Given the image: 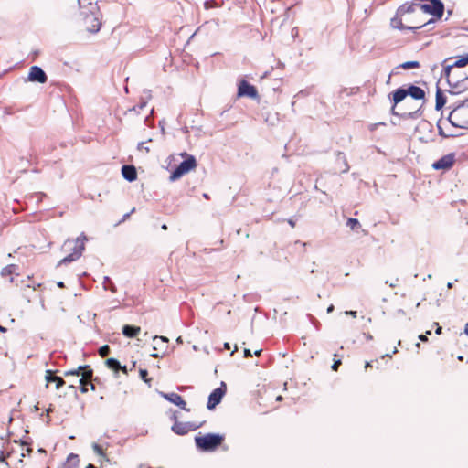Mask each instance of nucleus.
I'll return each instance as SVG.
<instances>
[{
  "label": "nucleus",
  "mask_w": 468,
  "mask_h": 468,
  "mask_svg": "<svg viewBox=\"0 0 468 468\" xmlns=\"http://www.w3.org/2000/svg\"><path fill=\"white\" fill-rule=\"evenodd\" d=\"M182 157H186L182 163L177 165L175 170L171 173L169 179L170 181H176L186 175L192 170H195L197 164V160L193 155H189L186 153L180 154Z\"/></svg>",
  "instance_id": "8"
},
{
  "label": "nucleus",
  "mask_w": 468,
  "mask_h": 468,
  "mask_svg": "<svg viewBox=\"0 0 468 468\" xmlns=\"http://www.w3.org/2000/svg\"><path fill=\"white\" fill-rule=\"evenodd\" d=\"M135 211V208L133 207L130 212L128 213H125L122 218L117 221L114 226H118L120 225L121 223L124 222L125 220H127L129 218V217Z\"/></svg>",
  "instance_id": "32"
},
{
  "label": "nucleus",
  "mask_w": 468,
  "mask_h": 468,
  "mask_svg": "<svg viewBox=\"0 0 468 468\" xmlns=\"http://www.w3.org/2000/svg\"><path fill=\"white\" fill-rule=\"evenodd\" d=\"M408 95L415 100H423L425 98V91L423 89L410 85L408 89L399 88L392 92V111H394L397 104L401 102Z\"/></svg>",
  "instance_id": "6"
},
{
  "label": "nucleus",
  "mask_w": 468,
  "mask_h": 468,
  "mask_svg": "<svg viewBox=\"0 0 468 468\" xmlns=\"http://www.w3.org/2000/svg\"><path fill=\"white\" fill-rule=\"evenodd\" d=\"M224 347H225V349H228V350H229V349H230V346H229V343H225V344H224Z\"/></svg>",
  "instance_id": "49"
},
{
  "label": "nucleus",
  "mask_w": 468,
  "mask_h": 468,
  "mask_svg": "<svg viewBox=\"0 0 468 468\" xmlns=\"http://www.w3.org/2000/svg\"><path fill=\"white\" fill-rule=\"evenodd\" d=\"M139 375L142 380L150 385L152 378H148V371L146 369L141 368Z\"/></svg>",
  "instance_id": "28"
},
{
  "label": "nucleus",
  "mask_w": 468,
  "mask_h": 468,
  "mask_svg": "<svg viewBox=\"0 0 468 468\" xmlns=\"http://www.w3.org/2000/svg\"><path fill=\"white\" fill-rule=\"evenodd\" d=\"M161 228H162V229H165V230H166V229H167V226H166V224H163Z\"/></svg>",
  "instance_id": "54"
},
{
  "label": "nucleus",
  "mask_w": 468,
  "mask_h": 468,
  "mask_svg": "<svg viewBox=\"0 0 468 468\" xmlns=\"http://www.w3.org/2000/svg\"><path fill=\"white\" fill-rule=\"evenodd\" d=\"M390 24H391V27L396 29H399V30L408 29L406 16L400 15L399 7L397 10L395 17H393L391 19Z\"/></svg>",
  "instance_id": "16"
},
{
  "label": "nucleus",
  "mask_w": 468,
  "mask_h": 468,
  "mask_svg": "<svg viewBox=\"0 0 468 468\" xmlns=\"http://www.w3.org/2000/svg\"><path fill=\"white\" fill-rule=\"evenodd\" d=\"M295 245H300L302 246L303 248H304L306 246V243L305 242H301V241H296L295 242Z\"/></svg>",
  "instance_id": "43"
},
{
  "label": "nucleus",
  "mask_w": 468,
  "mask_h": 468,
  "mask_svg": "<svg viewBox=\"0 0 468 468\" xmlns=\"http://www.w3.org/2000/svg\"><path fill=\"white\" fill-rule=\"evenodd\" d=\"M452 286H453V283H452V282H448V283H447V288H448V289H452Z\"/></svg>",
  "instance_id": "50"
},
{
  "label": "nucleus",
  "mask_w": 468,
  "mask_h": 468,
  "mask_svg": "<svg viewBox=\"0 0 468 468\" xmlns=\"http://www.w3.org/2000/svg\"><path fill=\"white\" fill-rule=\"evenodd\" d=\"M160 394L167 401L178 406L180 409H182L186 411H190V410L188 408H186V402L183 399V398L179 394H177L176 392H170V393L161 392Z\"/></svg>",
  "instance_id": "14"
},
{
  "label": "nucleus",
  "mask_w": 468,
  "mask_h": 468,
  "mask_svg": "<svg viewBox=\"0 0 468 468\" xmlns=\"http://www.w3.org/2000/svg\"><path fill=\"white\" fill-rule=\"evenodd\" d=\"M106 366L108 368L115 371V372H118L120 371V368H121V363L116 359V358H108L105 362Z\"/></svg>",
  "instance_id": "23"
},
{
  "label": "nucleus",
  "mask_w": 468,
  "mask_h": 468,
  "mask_svg": "<svg viewBox=\"0 0 468 468\" xmlns=\"http://www.w3.org/2000/svg\"><path fill=\"white\" fill-rule=\"evenodd\" d=\"M1 332H6V328L2 326V325H0V333Z\"/></svg>",
  "instance_id": "51"
},
{
  "label": "nucleus",
  "mask_w": 468,
  "mask_h": 468,
  "mask_svg": "<svg viewBox=\"0 0 468 468\" xmlns=\"http://www.w3.org/2000/svg\"><path fill=\"white\" fill-rule=\"evenodd\" d=\"M80 367H82L80 370V374L82 375L81 378H83L84 380L90 381L93 377V370L88 365L80 366Z\"/></svg>",
  "instance_id": "22"
},
{
  "label": "nucleus",
  "mask_w": 468,
  "mask_h": 468,
  "mask_svg": "<svg viewBox=\"0 0 468 468\" xmlns=\"http://www.w3.org/2000/svg\"><path fill=\"white\" fill-rule=\"evenodd\" d=\"M464 333L468 335V323L465 324Z\"/></svg>",
  "instance_id": "52"
},
{
  "label": "nucleus",
  "mask_w": 468,
  "mask_h": 468,
  "mask_svg": "<svg viewBox=\"0 0 468 468\" xmlns=\"http://www.w3.org/2000/svg\"><path fill=\"white\" fill-rule=\"evenodd\" d=\"M79 463H80L79 455L75 454V453H70L68 456V458L64 463V468H77L79 465Z\"/></svg>",
  "instance_id": "20"
},
{
  "label": "nucleus",
  "mask_w": 468,
  "mask_h": 468,
  "mask_svg": "<svg viewBox=\"0 0 468 468\" xmlns=\"http://www.w3.org/2000/svg\"><path fill=\"white\" fill-rule=\"evenodd\" d=\"M120 370H122L123 373L127 374L128 373V370H127V367L126 366H122L121 365V368Z\"/></svg>",
  "instance_id": "42"
},
{
  "label": "nucleus",
  "mask_w": 468,
  "mask_h": 468,
  "mask_svg": "<svg viewBox=\"0 0 468 468\" xmlns=\"http://www.w3.org/2000/svg\"><path fill=\"white\" fill-rule=\"evenodd\" d=\"M7 208H10L11 211L14 213V214H16L19 212V209H17L16 207H7Z\"/></svg>",
  "instance_id": "40"
},
{
  "label": "nucleus",
  "mask_w": 468,
  "mask_h": 468,
  "mask_svg": "<svg viewBox=\"0 0 468 468\" xmlns=\"http://www.w3.org/2000/svg\"><path fill=\"white\" fill-rule=\"evenodd\" d=\"M122 174L123 177L130 182L134 181L137 177V172L133 165H123L122 167Z\"/></svg>",
  "instance_id": "17"
},
{
  "label": "nucleus",
  "mask_w": 468,
  "mask_h": 468,
  "mask_svg": "<svg viewBox=\"0 0 468 468\" xmlns=\"http://www.w3.org/2000/svg\"><path fill=\"white\" fill-rule=\"evenodd\" d=\"M205 423V421H202L200 423L196 422H181V421H176L171 427V430L174 433L183 436L187 434L189 431H196L202 427V425Z\"/></svg>",
  "instance_id": "9"
},
{
  "label": "nucleus",
  "mask_w": 468,
  "mask_h": 468,
  "mask_svg": "<svg viewBox=\"0 0 468 468\" xmlns=\"http://www.w3.org/2000/svg\"><path fill=\"white\" fill-rule=\"evenodd\" d=\"M399 314H404V311L400 309V310H399Z\"/></svg>",
  "instance_id": "59"
},
{
  "label": "nucleus",
  "mask_w": 468,
  "mask_h": 468,
  "mask_svg": "<svg viewBox=\"0 0 468 468\" xmlns=\"http://www.w3.org/2000/svg\"><path fill=\"white\" fill-rule=\"evenodd\" d=\"M348 314L354 316V317H356V311H349L347 312Z\"/></svg>",
  "instance_id": "44"
},
{
  "label": "nucleus",
  "mask_w": 468,
  "mask_h": 468,
  "mask_svg": "<svg viewBox=\"0 0 468 468\" xmlns=\"http://www.w3.org/2000/svg\"><path fill=\"white\" fill-rule=\"evenodd\" d=\"M456 157L454 153H450L446 155H443L438 161L434 162L431 165V167L434 170H450L453 165L455 164Z\"/></svg>",
  "instance_id": "11"
},
{
  "label": "nucleus",
  "mask_w": 468,
  "mask_h": 468,
  "mask_svg": "<svg viewBox=\"0 0 468 468\" xmlns=\"http://www.w3.org/2000/svg\"><path fill=\"white\" fill-rule=\"evenodd\" d=\"M87 240V237L84 233H81L80 237L76 239H68L63 244V249L65 250H69L70 253L64 257L58 262V266L63 264L70 263L74 261H77L81 257L83 250H85V241Z\"/></svg>",
  "instance_id": "3"
},
{
  "label": "nucleus",
  "mask_w": 468,
  "mask_h": 468,
  "mask_svg": "<svg viewBox=\"0 0 468 468\" xmlns=\"http://www.w3.org/2000/svg\"><path fill=\"white\" fill-rule=\"evenodd\" d=\"M420 67V64L419 61H407L402 64H400L399 68L403 69H419Z\"/></svg>",
  "instance_id": "26"
},
{
  "label": "nucleus",
  "mask_w": 468,
  "mask_h": 468,
  "mask_svg": "<svg viewBox=\"0 0 468 468\" xmlns=\"http://www.w3.org/2000/svg\"><path fill=\"white\" fill-rule=\"evenodd\" d=\"M51 411V409L47 410V413L48 414Z\"/></svg>",
  "instance_id": "60"
},
{
  "label": "nucleus",
  "mask_w": 468,
  "mask_h": 468,
  "mask_svg": "<svg viewBox=\"0 0 468 468\" xmlns=\"http://www.w3.org/2000/svg\"><path fill=\"white\" fill-rule=\"evenodd\" d=\"M431 331H427V332H426V335H420L419 336V339H420V341H422V342H425V341H427V340H428L427 335H431Z\"/></svg>",
  "instance_id": "36"
},
{
  "label": "nucleus",
  "mask_w": 468,
  "mask_h": 468,
  "mask_svg": "<svg viewBox=\"0 0 468 468\" xmlns=\"http://www.w3.org/2000/svg\"><path fill=\"white\" fill-rule=\"evenodd\" d=\"M141 328L139 326L125 324L122 327V334L129 338H133L139 335Z\"/></svg>",
  "instance_id": "19"
},
{
  "label": "nucleus",
  "mask_w": 468,
  "mask_h": 468,
  "mask_svg": "<svg viewBox=\"0 0 468 468\" xmlns=\"http://www.w3.org/2000/svg\"><path fill=\"white\" fill-rule=\"evenodd\" d=\"M90 388H91V389H92V390H95V386H94V384L90 383Z\"/></svg>",
  "instance_id": "58"
},
{
  "label": "nucleus",
  "mask_w": 468,
  "mask_h": 468,
  "mask_svg": "<svg viewBox=\"0 0 468 468\" xmlns=\"http://www.w3.org/2000/svg\"><path fill=\"white\" fill-rule=\"evenodd\" d=\"M287 221L291 227H295V221L292 218H289Z\"/></svg>",
  "instance_id": "41"
},
{
  "label": "nucleus",
  "mask_w": 468,
  "mask_h": 468,
  "mask_svg": "<svg viewBox=\"0 0 468 468\" xmlns=\"http://www.w3.org/2000/svg\"><path fill=\"white\" fill-rule=\"evenodd\" d=\"M171 420L174 421V423H176V421H179L178 419H177V412L175 411L173 413V415L171 416Z\"/></svg>",
  "instance_id": "39"
},
{
  "label": "nucleus",
  "mask_w": 468,
  "mask_h": 468,
  "mask_svg": "<svg viewBox=\"0 0 468 468\" xmlns=\"http://www.w3.org/2000/svg\"><path fill=\"white\" fill-rule=\"evenodd\" d=\"M338 159L339 160H342L343 163H344V168H343V172H347L348 169H349V165L347 164V161H346V158L345 157V155L341 153L338 154Z\"/></svg>",
  "instance_id": "33"
},
{
  "label": "nucleus",
  "mask_w": 468,
  "mask_h": 468,
  "mask_svg": "<svg viewBox=\"0 0 468 468\" xmlns=\"http://www.w3.org/2000/svg\"><path fill=\"white\" fill-rule=\"evenodd\" d=\"M224 441V436L218 433H207L204 436H196L195 442L197 449L202 452H213Z\"/></svg>",
  "instance_id": "5"
},
{
  "label": "nucleus",
  "mask_w": 468,
  "mask_h": 468,
  "mask_svg": "<svg viewBox=\"0 0 468 468\" xmlns=\"http://www.w3.org/2000/svg\"><path fill=\"white\" fill-rule=\"evenodd\" d=\"M261 351H262L261 349H260V350H256L254 354H255L256 356H260V354L261 353Z\"/></svg>",
  "instance_id": "53"
},
{
  "label": "nucleus",
  "mask_w": 468,
  "mask_h": 468,
  "mask_svg": "<svg viewBox=\"0 0 468 468\" xmlns=\"http://www.w3.org/2000/svg\"><path fill=\"white\" fill-rule=\"evenodd\" d=\"M46 380L48 383L56 382V389H59L65 385V381L61 377L55 376L51 370H47Z\"/></svg>",
  "instance_id": "18"
},
{
  "label": "nucleus",
  "mask_w": 468,
  "mask_h": 468,
  "mask_svg": "<svg viewBox=\"0 0 468 468\" xmlns=\"http://www.w3.org/2000/svg\"><path fill=\"white\" fill-rule=\"evenodd\" d=\"M226 390H227L226 384L224 382H221L220 387L215 388L208 396L207 408L208 410L215 409L216 406L221 402L222 398L226 393Z\"/></svg>",
  "instance_id": "10"
},
{
  "label": "nucleus",
  "mask_w": 468,
  "mask_h": 468,
  "mask_svg": "<svg viewBox=\"0 0 468 468\" xmlns=\"http://www.w3.org/2000/svg\"><path fill=\"white\" fill-rule=\"evenodd\" d=\"M28 80L33 82L46 83L48 77L44 70L38 66H32L29 69Z\"/></svg>",
  "instance_id": "15"
},
{
  "label": "nucleus",
  "mask_w": 468,
  "mask_h": 468,
  "mask_svg": "<svg viewBox=\"0 0 468 468\" xmlns=\"http://www.w3.org/2000/svg\"><path fill=\"white\" fill-rule=\"evenodd\" d=\"M448 120L454 127L468 130V100L455 107Z\"/></svg>",
  "instance_id": "7"
},
{
  "label": "nucleus",
  "mask_w": 468,
  "mask_h": 468,
  "mask_svg": "<svg viewBox=\"0 0 468 468\" xmlns=\"http://www.w3.org/2000/svg\"><path fill=\"white\" fill-rule=\"evenodd\" d=\"M110 346L108 345H104L99 348L98 352L101 357H105L110 354Z\"/></svg>",
  "instance_id": "30"
},
{
  "label": "nucleus",
  "mask_w": 468,
  "mask_h": 468,
  "mask_svg": "<svg viewBox=\"0 0 468 468\" xmlns=\"http://www.w3.org/2000/svg\"><path fill=\"white\" fill-rule=\"evenodd\" d=\"M435 333H436L437 335H440V334L441 333V327L438 325V327H437V329H436Z\"/></svg>",
  "instance_id": "47"
},
{
  "label": "nucleus",
  "mask_w": 468,
  "mask_h": 468,
  "mask_svg": "<svg viewBox=\"0 0 468 468\" xmlns=\"http://www.w3.org/2000/svg\"><path fill=\"white\" fill-rule=\"evenodd\" d=\"M157 339H159V340H161L162 342H165V343L168 342V339H167V337H165V336H157V335H155V336L154 337V341H155V340H157Z\"/></svg>",
  "instance_id": "37"
},
{
  "label": "nucleus",
  "mask_w": 468,
  "mask_h": 468,
  "mask_svg": "<svg viewBox=\"0 0 468 468\" xmlns=\"http://www.w3.org/2000/svg\"><path fill=\"white\" fill-rule=\"evenodd\" d=\"M416 6L417 4L415 3H405L399 6L400 15L406 16V22L409 30L414 31L435 21L434 18L423 17V15H417V13L413 11V9L415 10Z\"/></svg>",
  "instance_id": "2"
},
{
  "label": "nucleus",
  "mask_w": 468,
  "mask_h": 468,
  "mask_svg": "<svg viewBox=\"0 0 468 468\" xmlns=\"http://www.w3.org/2000/svg\"><path fill=\"white\" fill-rule=\"evenodd\" d=\"M415 13L423 15V17L439 19L444 12L443 4L440 0H428L426 3H416Z\"/></svg>",
  "instance_id": "4"
},
{
  "label": "nucleus",
  "mask_w": 468,
  "mask_h": 468,
  "mask_svg": "<svg viewBox=\"0 0 468 468\" xmlns=\"http://www.w3.org/2000/svg\"><path fill=\"white\" fill-rule=\"evenodd\" d=\"M84 25L87 31L90 33H97L101 29V21L97 15L90 13L84 17Z\"/></svg>",
  "instance_id": "13"
},
{
  "label": "nucleus",
  "mask_w": 468,
  "mask_h": 468,
  "mask_svg": "<svg viewBox=\"0 0 468 468\" xmlns=\"http://www.w3.org/2000/svg\"><path fill=\"white\" fill-rule=\"evenodd\" d=\"M466 65H468V54L455 60L452 58H448L442 62V76L447 80L451 93L459 94L468 88V74L461 70Z\"/></svg>",
  "instance_id": "1"
},
{
  "label": "nucleus",
  "mask_w": 468,
  "mask_h": 468,
  "mask_svg": "<svg viewBox=\"0 0 468 468\" xmlns=\"http://www.w3.org/2000/svg\"><path fill=\"white\" fill-rule=\"evenodd\" d=\"M92 449H93V451H94L98 455H100V456H102V457L106 458V455H105V453H104V451H103L102 447H101L100 444H98V443H96V442L92 443Z\"/></svg>",
  "instance_id": "29"
},
{
  "label": "nucleus",
  "mask_w": 468,
  "mask_h": 468,
  "mask_svg": "<svg viewBox=\"0 0 468 468\" xmlns=\"http://www.w3.org/2000/svg\"><path fill=\"white\" fill-rule=\"evenodd\" d=\"M333 310H334V305H332V304H331V305L327 308V313H331V312H333Z\"/></svg>",
  "instance_id": "48"
},
{
  "label": "nucleus",
  "mask_w": 468,
  "mask_h": 468,
  "mask_svg": "<svg viewBox=\"0 0 468 468\" xmlns=\"http://www.w3.org/2000/svg\"><path fill=\"white\" fill-rule=\"evenodd\" d=\"M243 353H244V357H250L252 356L250 350L248 348H245Z\"/></svg>",
  "instance_id": "38"
},
{
  "label": "nucleus",
  "mask_w": 468,
  "mask_h": 468,
  "mask_svg": "<svg viewBox=\"0 0 468 468\" xmlns=\"http://www.w3.org/2000/svg\"><path fill=\"white\" fill-rule=\"evenodd\" d=\"M86 468H96L93 464L90 463Z\"/></svg>",
  "instance_id": "56"
},
{
  "label": "nucleus",
  "mask_w": 468,
  "mask_h": 468,
  "mask_svg": "<svg viewBox=\"0 0 468 468\" xmlns=\"http://www.w3.org/2000/svg\"><path fill=\"white\" fill-rule=\"evenodd\" d=\"M82 367H80V366H79L76 369H72V370H69V371H65L64 372V375L65 376H70V375H73V376H79L80 375V370H81Z\"/></svg>",
  "instance_id": "34"
},
{
  "label": "nucleus",
  "mask_w": 468,
  "mask_h": 468,
  "mask_svg": "<svg viewBox=\"0 0 468 468\" xmlns=\"http://www.w3.org/2000/svg\"><path fill=\"white\" fill-rule=\"evenodd\" d=\"M446 103V97L444 96L443 92L441 89H437L436 91V101H435V108L436 110H441Z\"/></svg>",
  "instance_id": "21"
},
{
  "label": "nucleus",
  "mask_w": 468,
  "mask_h": 468,
  "mask_svg": "<svg viewBox=\"0 0 468 468\" xmlns=\"http://www.w3.org/2000/svg\"><path fill=\"white\" fill-rule=\"evenodd\" d=\"M238 97H249L255 99L258 97V90L255 86L251 85L247 80H242L239 83Z\"/></svg>",
  "instance_id": "12"
},
{
  "label": "nucleus",
  "mask_w": 468,
  "mask_h": 468,
  "mask_svg": "<svg viewBox=\"0 0 468 468\" xmlns=\"http://www.w3.org/2000/svg\"><path fill=\"white\" fill-rule=\"evenodd\" d=\"M346 225L353 230H357L361 226L356 218H348Z\"/></svg>",
  "instance_id": "27"
},
{
  "label": "nucleus",
  "mask_w": 468,
  "mask_h": 468,
  "mask_svg": "<svg viewBox=\"0 0 468 468\" xmlns=\"http://www.w3.org/2000/svg\"><path fill=\"white\" fill-rule=\"evenodd\" d=\"M89 383H90V381L84 380L83 378H80L79 379V384L80 386V391L82 393H86L88 391L87 386H88Z\"/></svg>",
  "instance_id": "31"
},
{
  "label": "nucleus",
  "mask_w": 468,
  "mask_h": 468,
  "mask_svg": "<svg viewBox=\"0 0 468 468\" xmlns=\"http://www.w3.org/2000/svg\"><path fill=\"white\" fill-rule=\"evenodd\" d=\"M176 342H178V343H182V337H181V336H179V337L176 339Z\"/></svg>",
  "instance_id": "57"
},
{
  "label": "nucleus",
  "mask_w": 468,
  "mask_h": 468,
  "mask_svg": "<svg viewBox=\"0 0 468 468\" xmlns=\"http://www.w3.org/2000/svg\"><path fill=\"white\" fill-rule=\"evenodd\" d=\"M371 365H370V362H366V365H365V367L367 368L369 367Z\"/></svg>",
  "instance_id": "55"
},
{
  "label": "nucleus",
  "mask_w": 468,
  "mask_h": 468,
  "mask_svg": "<svg viewBox=\"0 0 468 468\" xmlns=\"http://www.w3.org/2000/svg\"><path fill=\"white\" fill-rule=\"evenodd\" d=\"M103 287L105 290H110L112 292H116V286L108 276L104 277Z\"/></svg>",
  "instance_id": "25"
},
{
  "label": "nucleus",
  "mask_w": 468,
  "mask_h": 468,
  "mask_svg": "<svg viewBox=\"0 0 468 468\" xmlns=\"http://www.w3.org/2000/svg\"><path fill=\"white\" fill-rule=\"evenodd\" d=\"M340 365H341V359H335L331 367L334 371H336Z\"/></svg>",
  "instance_id": "35"
},
{
  "label": "nucleus",
  "mask_w": 468,
  "mask_h": 468,
  "mask_svg": "<svg viewBox=\"0 0 468 468\" xmlns=\"http://www.w3.org/2000/svg\"><path fill=\"white\" fill-rule=\"evenodd\" d=\"M16 270V265H15V264L7 265L2 269L1 276L2 277L10 276L15 272Z\"/></svg>",
  "instance_id": "24"
},
{
  "label": "nucleus",
  "mask_w": 468,
  "mask_h": 468,
  "mask_svg": "<svg viewBox=\"0 0 468 468\" xmlns=\"http://www.w3.org/2000/svg\"><path fill=\"white\" fill-rule=\"evenodd\" d=\"M57 285H58L59 288H64V287H65V284H64V282H58L57 283Z\"/></svg>",
  "instance_id": "46"
},
{
  "label": "nucleus",
  "mask_w": 468,
  "mask_h": 468,
  "mask_svg": "<svg viewBox=\"0 0 468 468\" xmlns=\"http://www.w3.org/2000/svg\"><path fill=\"white\" fill-rule=\"evenodd\" d=\"M151 356L157 358V357H160L161 356L159 354H157L156 352H154L153 354H151Z\"/></svg>",
  "instance_id": "45"
}]
</instances>
